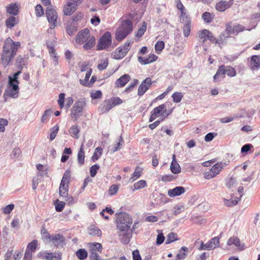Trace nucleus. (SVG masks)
<instances>
[{"instance_id": "nucleus-21", "label": "nucleus", "mask_w": 260, "mask_h": 260, "mask_svg": "<svg viewBox=\"0 0 260 260\" xmlns=\"http://www.w3.org/2000/svg\"><path fill=\"white\" fill-rule=\"evenodd\" d=\"M185 192V188L182 186H177L173 189L168 190V194L170 197L178 196Z\"/></svg>"}, {"instance_id": "nucleus-57", "label": "nucleus", "mask_w": 260, "mask_h": 260, "mask_svg": "<svg viewBox=\"0 0 260 260\" xmlns=\"http://www.w3.org/2000/svg\"><path fill=\"white\" fill-rule=\"evenodd\" d=\"M14 208V205L13 204H9L8 205L5 206L3 208V212L5 214H8L11 212V211Z\"/></svg>"}, {"instance_id": "nucleus-39", "label": "nucleus", "mask_w": 260, "mask_h": 260, "mask_svg": "<svg viewBox=\"0 0 260 260\" xmlns=\"http://www.w3.org/2000/svg\"><path fill=\"white\" fill-rule=\"evenodd\" d=\"M146 182L145 180H140L134 184L133 187L134 188L133 190H138L143 188L144 187L146 186Z\"/></svg>"}, {"instance_id": "nucleus-46", "label": "nucleus", "mask_w": 260, "mask_h": 260, "mask_svg": "<svg viewBox=\"0 0 260 260\" xmlns=\"http://www.w3.org/2000/svg\"><path fill=\"white\" fill-rule=\"evenodd\" d=\"M191 22L184 23V27L183 28V35L184 37H187L189 36L190 32Z\"/></svg>"}, {"instance_id": "nucleus-62", "label": "nucleus", "mask_w": 260, "mask_h": 260, "mask_svg": "<svg viewBox=\"0 0 260 260\" xmlns=\"http://www.w3.org/2000/svg\"><path fill=\"white\" fill-rule=\"evenodd\" d=\"M41 256L43 257V258L46 259L47 260H53V253H48L47 252H43Z\"/></svg>"}, {"instance_id": "nucleus-48", "label": "nucleus", "mask_w": 260, "mask_h": 260, "mask_svg": "<svg viewBox=\"0 0 260 260\" xmlns=\"http://www.w3.org/2000/svg\"><path fill=\"white\" fill-rule=\"evenodd\" d=\"M59 127L57 125H55L51 128V133L50 135V139L51 141H52L55 139Z\"/></svg>"}, {"instance_id": "nucleus-15", "label": "nucleus", "mask_w": 260, "mask_h": 260, "mask_svg": "<svg viewBox=\"0 0 260 260\" xmlns=\"http://www.w3.org/2000/svg\"><path fill=\"white\" fill-rule=\"evenodd\" d=\"M47 47L48 48V51L49 53L51 55L52 57V59L55 65H57L58 64V58L56 56V54L54 50V43L52 41L48 40L46 42Z\"/></svg>"}, {"instance_id": "nucleus-33", "label": "nucleus", "mask_w": 260, "mask_h": 260, "mask_svg": "<svg viewBox=\"0 0 260 260\" xmlns=\"http://www.w3.org/2000/svg\"><path fill=\"white\" fill-rule=\"evenodd\" d=\"M188 251V248L186 247H182L179 250V253L176 256V260H181L185 258L187 255L186 252Z\"/></svg>"}, {"instance_id": "nucleus-5", "label": "nucleus", "mask_w": 260, "mask_h": 260, "mask_svg": "<svg viewBox=\"0 0 260 260\" xmlns=\"http://www.w3.org/2000/svg\"><path fill=\"white\" fill-rule=\"evenodd\" d=\"M85 104V100L84 98L80 99L74 104L71 109V116L75 120L80 116Z\"/></svg>"}, {"instance_id": "nucleus-40", "label": "nucleus", "mask_w": 260, "mask_h": 260, "mask_svg": "<svg viewBox=\"0 0 260 260\" xmlns=\"http://www.w3.org/2000/svg\"><path fill=\"white\" fill-rule=\"evenodd\" d=\"M227 244L229 245H235L237 247H239L240 245V240L235 237L230 238L227 241Z\"/></svg>"}, {"instance_id": "nucleus-41", "label": "nucleus", "mask_w": 260, "mask_h": 260, "mask_svg": "<svg viewBox=\"0 0 260 260\" xmlns=\"http://www.w3.org/2000/svg\"><path fill=\"white\" fill-rule=\"evenodd\" d=\"M225 74L230 77H234L236 75V70L230 66H225Z\"/></svg>"}, {"instance_id": "nucleus-44", "label": "nucleus", "mask_w": 260, "mask_h": 260, "mask_svg": "<svg viewBox=\"0 0 260 260\" xmlns=\"http://www.w3.org/2000/svg\"><path fill=\"white\" fill-rule=\"evenodd\" d=\"M146 27H147V24L145 22H144L143 23L142 26L138 30L136 35V37H137L138 38L141 37L144 34L145 31H146Z\"/></svg>"}, {"instance_id": "nucleus-4", "label": "nucleus", "mask_w": 260, "mask_h": 260, "mask_svg": "<svg viewBox=\"0 0 260 260\" xmlns=\"http://www.w3.org/2000/svg\"><path fill=\"white\" fill-rule=\"evenodd\" d=\"M117 215V227L119 231H129L132 224V218L125 213H119Z\"/></svg>"}, {"instance_id": "nucleus-53", "label": "nucleus", "mask_w": 260, "mask_h": 260, "mask_svg": "<svg viewBox=\"0 0 260 260\" xmlns=\"http://www.w3.org/2000/svg\"><path fill=\"white\" fill-rule=\"evenodd\" d=\"M100 167L99 165L95 164L92 166L90 168V174L92 177H94L96 174L98 170L100 169Z\"/></svg>"}, {"instance_id": "nucleus-7", "label": "nucleus", "mask_w": 260, "mask_h": 260, "mask_svg": "<svg viewBox=\"0 0 260 260\" xmlns=\"http://www.w3.org/2000/svg\"><path fill=\"white\" fill-rule=\"evenodd\" d=\"M226 162H219L214 165L210 170L205 174V178L206 179H210L219 174L222 169L226 166Z\"/></svg>"}, {"instance_id": "nucleus-42", "label": "nucleus", "mask_w": 260, "mask_h": 260, "mask_svg": "<svg viewBox=\"0 0 260 260\" xmlns=\"http://www.w3.org/2000/svg\"><path fill=\"white\" fill-rule=\"evenodd\" d=\"M52 111L51 109H48L46 110L42 116L41 122L42 123H45L47 120L50 117V116L52 114Z\"/></svg>"}, {"instance_id": "nucleus-59", "label": "nucleus", "mask_w": 260, "mask_h": 260, "mask_svg": "<svg viewBox=\"0 0 260 260\" xmlns=\"http://www.w3.org/2000/svg\"><path fill=\"white\" fill-rule=\"evenodd\" d=\"M236 182L235 178L233 177H231L226 179V186L230 188Z\"/></svg>"}, {"instance_id": "nucleus-29", "label": "nucleus", "mask_w": 260, "mask_h": 260, "mask_svg": "<svg viewBox=\"0 0 260 260\" xmlns=\"http://www.w3.org/2000/svg\"><path fill=\"white\" fill-rule=\"evenodd\" d=\"M85 43L83 46L84 49L85 50H89L94 46L95 39L93 36H91L88 40Z\"/></svg>"}, {"instance_id": "nucleus-35", "label": "nucleus", "mask_w": 260, "mask_h": 260, "mask_svg": "<svg viewBox=\"0 0 260 260\" xmlns=\"http://www.w3.org/2000/svg\"><path fill=\"white\" fill-rule=\"evenodd\" d=\"M214 15L208 12H204L202 16V17L204 21L207 23L211 22L214 18Z\"/></svg>"}, {"instance_id": "nucleus-50", "label": "nucleus", "mask_w": 260, "mask_h": 260, "mask_svg": "<svg viewBox=\"0 0 260 260\" xmlns=\"http://www.w3.org/2000/svg\"><path fill=\"white\" fill-rule=\"evenodd\" d=\"M119 189V186L117 184H114L110 186L108 191L110 196L115 194Z\"/></svg>"}, {"instance_id": "nucleus-14", "label": "nucleus", "mask_w": 260, "mask_h": 260, "mask_svg": "<svg viewBox=\"0 0 260 260\" xmlns=\"http://www.w3.org/2000/svg\"><path fill=\"white\" fill-rule=\"evenodd\" d=\"M90 31L88 29L81 30L77 36L76 42L78 44H82L86 42L90 37Z\"/></svg>"}, {"instance_id": "nucleus-28", "label": "nucleus", "mask_w": 260, "mask_h": 260, "mask_svg": "<svg viewBox=\"0 0 260 260\" xmlns=\"http://www.w3.org/2000/svg\"><path fill=\"white\" fill-rule=\"evenodd\" d=\"M250 64L252 69H254V68H259L260 67V56L258 55L252 56L251 59Z\"/></svg>"}, {"instance_id": "nucleus-61", "label": "nucleus", "mask_w": 260, "mask_h": 260, "mask_svg": "<svg viewBox=\"0 0 260 260\" xmlns=\"http://www.w3.org/2000/svg\"><path fill=\"white\" fill-rule=\"evenodd\" d=\"M70 179L63 177L60 184V188H65L66 186L68 187V184L69 183Z\"/></svg>"}, {"instance_id": "nucleus-20", "label": "nucleus", "mask_w": 260, "mask_h": 260, "mask_svg": "<svg viewBox=\"0 0 260 260\" xmlns=\"http://www.w3.org/2000/svg\"><path fill=\"white\" fill-rule=\"evenodd\" d=\"M225 75V66L224 65H221L219 67L216 73L213 77L214 82H219L221 79L224 78Z\"/></svg>"}, {"instance_id": "nucleus-43", "label": "nucleus", "mask_w": 260, "mask_h": 260, "mask_svg": "<svg viewBox=\"0 0 260 260\" xmlns=\"http://www.w3.org/2000/svg\"><path fill=\"white\" fill-rule=\"evenodd\" d=\"M177 240L178 239L177 234L174 233H170L168 234V235H167L166 244H169Z\"/></svg>"}, {"instance_id": "nucleus-60", "label": "nucleus", "mask_w": 260, "mask_h": 260, "mask_svg": "<svg viewBox=\"0 0 260 260\" xmlns=\"http://www.w3.org/2000/svg\"><path fill=\"white\" fill-rule=\"evenodd\" d=\"M102 92L100 90H96L91 93V98L92 99H98L102 97Z\"/></svg>"}, {"instance_id": "nucleus-38", "label": "nucleus", "mask_w": 260, "mask_h": 260, "mask_svg": "<svg viewBox=\"0 0 260 260\" xmlns=\"http://www.w3.org/2000/svg\"><path fill=\"white\" fill-rule=\"evenodd\" d=\"M25 60L24 58L21 56H19L17 57L16 64L19 69V71H21L25 65Z\"/></svg>"}, {"instance_id": "nucleus-19", "label": "nucleus", "mask_w": 260, "mask_h": 260, "mask_svg": "<svg viewBox=\"0 0 260 260\" xmlns=\"http://www.w3.org/2000/svg\"><path fill=\"white\" fill-rule=\"evenodd\" d=\"M157 56L154 54H151L149 55L147 58H144L142 56H139L138 57V60L141 64H147L154 62L157 59Z\"/></svg>"}, {"instance_id": "nucleus-25", "label": "nucleus", "mask_w": 260, "mask_h": 260, "mask_svg": "<svg viewBox=\"0 0 260 260\" xmlns=\"http://www.w3.org/2000/svg\"><path fill=\"white\" fill-rule=\"evenodd\" d=\"M7 12L12 15H17L18 13V7L16 4H11L7 7Z\"/></svg>"}, {"instance_id": "nucleus-8", "label": "nucleus", "mask_w": 260, "mask_h": 260, "mask_svg": "<svg viewBox=\"0 0 260 260\" xmlns=\"http://www.w3.org/2000/svg\"><path fill=\"white\" fill-rule=\"evenodd\" d=\"M122 103V100L118 97L112 98L105 101L101 108L102 113L107 112L116 105Z\"/></svg>"}, {"instance_id": "nucleus-49", "label": "nucleus", "mask_w": 260, "mask_h": 260, "mask_svg": "<svg viewBox=\"0 0 260 260\" xmlns=\"http://www.w3.org/2000/svg\"><path fill=\"white\" fill-rule=\"evenodd\" d=\"M91 71H92L91 69H89V71L86 74L84 80H81V79L80 80V83L82 85H83L84 86H87V84L88 83L87 81L89 80V79L90 78V76L91 74Z\"/></svg>"}, {"instance_id": "nucleus-31", "label": "nucleus", "mask_w": 260, "mask_h": 260, "mask_svg": "<svg viewBox=\"0 0 260 260\" xmlns=\"http://www.w3.org/2000/svg\"><path fill=\"white\" fill-rule=\"evenodd\" d=\"M88 233L90 235H92L94 236H100L102 234L101 231L98 228L95 226L94 225H90L88 228Z\"/></svg>"}, {"instance_id": "nucleus-13", "label": "nucleus", "mask_w": 260, "mask_h": 260, "mask_svg": "<svg viewBox=\"0 0 260 260\" xmlns=\"http://www.w3.org/2000/svg\"><path fill=\"white\" fill-rule=\"evenodd\" d=\"M74 3L69 2L64 7L63 13L65 15L70 16L76 10V6L81 3L82 0H72Z\"/></svg>"}, {"instance_id": "nucleus-54", "label": "nucleus", "mask_w": 260, "mask_h": 260, "mask_svg": "<svg viewBox=\"0 0 260 260\" xmlns=\"http://www.w3.org/2000/svg\"><path fill=\"white\" fill-rule=\"evenodd\" d=\"M165 43L163 41H158L155 45V49L157 53L164 48Z\"/></svg>"}, {"instance_id": "nucleus-63", "label": "nucleus", "mask_w": 260, "mask_h": 260, "mask_svg": "<svg viewBox=\"0 0 260 260\" xmlns=\"http://www.w3.org/2000/svg\"><path fill=\"white\" fill-rule=\"evenodd\" d=\"M90 258L91 260H100V256L96 251L91 250Z\"/></svg>"}, {"instance_id": "nucleus-58", "label": "nucleus", "mask_w": 260, "mask_h": 260, "mask_svg": "<svg viewBox=\"0 0 260 260\" xmlns=\"http://www.w3.org/2000/svg\"><path fill=\"white\" fill-rule=\"evenodd\" d=\"M65 94L61 93L59 95V99L58 101V104L60 108H62L64 106Z\"/></svg>"}, {"instance_id": "nucleus-47", "label": "nucleus", "mask_w": 260, "mask_h": 260, "mask_svg": "<svg viewBox=\"0 0 260 260\" xmlns=\"http://www.w3.org/2000/svg\"><path fill=\"white\" fill-rule=\"evenodd\" d=\"M181 13L180 21L181 22L184 23L191 22L190 18L187 16L185 11H182Z\"/></svg>"}, {"instance_id": "nucleus-12", "label": "nucleus", "mask_w": 260, "mask_h": 260, "mask_svg": "<svg viewBox=\"0 0 260 260\" xmlns=\"http://www.w3.org/2000/svg\"><path fill=\"white\" fill-rule=\"evenodd\" d=\"M152 85L151 80L148 77L144 79L139 85L138 89V95L142 96L149 89Z\"/></svg>"}, {"instance_id": "nucleus-34", "label": "nucleus", "mask_w": 260, "mask_h": 260, "mask_svg": "<svg viewBox=\"0 0 260 260\" xmlns=\"http://www.w3.org/2000/svg\"><path fill=\"white\" fill-rule=\"evenodd\" d=\"M38 246V242L37 240H34L31 242L29 243L26 250H28L30 252L35 251Z\"/></svg>"}, {"instance_id": "nucleus-10", "label": "nucleus", "mask_w": 260, "mask_h": 260, "mask_svg": "<svg viewBox=\"0 0 260 260\" xmlns=\"http://www.w3.org/2000/svg\"><path fill=\"white\" fill-rule=\"evenodd\" d=\"M111 35L109 32H105L100 38L97 45L98 50L105 49L111 44Z\"/></svg>"}, {"instance_id": "nucleus-45", "label": "nucleus", "mask_w": 260, "mask_h": 260, "mask_svg": "<svg viewBox=\"0 0 260 260\" xmlns=\"http://www.w3.org/2000/svg\"><path fill=\"white\" fill-rule=\"evenodd\" d=\"M173 98V102L176 103H179L182 98L183 94L181 92H175L172 96Z\"/></svg>"}, {"instance_id": "nucleus-6", "label": "nucleus", "mask_w": 260, "mask_h": 260, "mask_svg": "<svg viewBox=\"0 0 260 260\" xmlns=\"http://www.w3.org/2000/svg\"><path fill=\"white\" fill-rule=\"evenodd\" d=\"M46 15L48 22L51 24L50 28L47 30V32L51 33V31L57 25V12L52 8L48 7L46 10Z\"/></svg>"}, {"instance_id": "nucleus-37", "label": "nucleus", "mask_w": 260, "mask_h": 260, "mask_svg": "<svg viewBox=\"0 0 260 260\" xmlns=\"http://www.w3.org/2000/svg\"><path fill=\"white\" fill-rule=\"evenodd\" d=\"M36 167L39 171V175L44 176L48 174V169L46 167L44 166L41 164H38Z\"/></svg>"}, {"instance_id": "nucleus-16", "label": "nucleus", "mask_w": 260, "mask_h": 260, "mask_svg": "<svg viewBox=\"0 0 260 260\" xmlns=\"http://www.w3.org/2000/svg\"><path fill=\"white\" fill-rule=\"evenodd\" d=\"M233 4L230 1H221L216 5V9L219 12H223L230 8Z\"/></svg>"}, {"instance_id": "nucleus-36", "label": "nucleus", "mask_w": 260, "mask_h": 260, "mask_svg": "<svg viewBox=\"0 0 260 260\" xmlns=\"http://www.w3.org/2000/svg\"><path fill=\"white\" fill-rule=\"evenodd\" d=\"M76 256L80 259H85L87 257V252L84 249H80L78 250L76 252Z\"/></svg>"}, {"instance_id": "nucleus-26", "label": "nucleus", "mask_w": 260, "mask_h": 260, "mask_svg": "<svg viewBox=\"0 0 260 260\" xmlns=\"http://www.w3.org/2000/svg\"><path fill=\"white\" fill-rule=\"evenodd\" d=\"M18 23V20L13 16L8 18L6 20V25L9 28L13 27Z\"/></svg>"}, {"instance_id": "nucleus-22", "label": "nucleus", "mask_w": 260, "mask_h": 260, "mask_svg": "<svg viewBox=\"0 0 260 260\" xmlns=\"http://www.w3.org/2000/svg\"><path fill=\"white\" fill-rule=\"evenodd\" d=\"M171 172L175 174H177L181 172V168L175 158V155L173 156V160L170 165Z\"/></svg>"}, {"instance_id": "nucleus-9", "label": "nucleus", "mask_w": 260, "mask_h": 260, "mask_svg": "<svg viewBox=\"0 0 260 260\" xmlns=\"http://www.w3.org/2000/svg\"><path fill=\"white\" fill-rule=\"evenodd\" d=\"M166 107L165 104H161L155 108L151 112V115L149 118V121L152 122L159 115L162 117H167L170 113L166 114Z\"/></svg>"}, {"instance_id": "nucleus-23", "label": "nucleus", "mask_w": 260, "mask_h": 260, "mask_svg": "<svg viewBox=\"0 0 260 260\" xmlns=\"http://www.w3.org/2000/svg\"><path fill=\"white\" fill-rule=\"evenodd\" d=\"M130 80V76L125 74L121 76L116 81V85L117 87H123Z\"/></svg>"}, {"instance_id": "nucleus-55", "label": "nucleus", "mask_w": 260, "mask_h": 260, "mask_svg": "<svg viewBox=\"0 0 260 260\" xmlns=\"http://www.w3.org/2000/svg\"><path fill=\"white\" fill-rule=\"evenodd\" d=\"M35 11L36 16L38 17H40L42 16L44 14V11L42 8V7L41 5H37L35 7Z\"/></svg>"}, {"instance_id": "nucleus-17", "label": "nucleus", "mask_w": 260, "mask_h": 260, "mask_svg": "<svg viewBox=\"0 0 260 260\" xmlns=\"http://www.w3.org/2000/svg\"><path fill=\"white\" fill-rule=\"evenodd\" d=\"M118 235L122 243L126 244L130 241L131 233L129 231H119Z\"/></svg>"}, {"instance_id": "nucleus-3", "label": "nucleus", "mask_w": 260, "mask_h": 260, "mask_svg": "<svg viewBox=\"0 0 260 260\" xmlns=\"http://www.w3.org/2000/svg\"><path fill=\"white\" fill-rule=\"evenodd\" d=\"M133 30V23L129 20L122 22L116 31V39L118 41L123 40Z\"/></svg>"}, {"instance_id": "nucleus-27", "label": "nucleus", "mask_w": 260, "mask_h": 260, "mask_svg": "<svg viewBox=\"0 0 260 260\" xmlns=\"http://www.w3.org/2000/svg\"><path fill=\"white\" fill-rule=\"evenodd\" d=\"M113 58L116 59H120L126 55L125 53H124L121 47H118L112 53V54Z\"/></svg>"}, {"instance_id": "nucleus-24", "label": "nucleus", "mask_w": 260, "mask_h": 260, "mask_svg": "<svg viewBox=\"0 0 260 260\" xmlns=\"http://www.w3.org/2000/svg\"><path fill=\"white\" fill-rule=\"evenodd\" d=\"M85 152L83 150V144L81 145L79 151L77 154V160L78 164L81 166L84 164Z\"/></svg>"}, {"instance_id": "nucleus-32", "label": "nucleus", "mask_w": 260, "mask_h": 260, "mask_svg": "<svg viewBox=\"0 0 260 260\" xmlns=\"http://www.w3.org/2000/svg\"><path fill=\"white\" fill-rule=\"evenodd\" d=\"M211 32L208 29H203L199 31V37L201 40H202L203 42L207 41Z\"/></svg>"}, {"instance_id": "nucleus-64", "label": "nucleus", "mask_w": 260, "mask_h": 260, "mask_svg": "<svg viewBox=\"0 0 260 260\" xmlns=\"http://www.w3.org/2000/svg\"><path fill=\"white\" fill-rule=\"evenodd\" d=\"M217 135V134H214L213 133H208L205 137V141L206 142H209L213 140L215 136Z\"/></svg>"}, {"instance_id": "nucleus-18", "label": "nucleus", "mask_w": 260, "mask_h": 260, "mask_svg": "<svg viewBox=\"0 0 260 260\" xmlns=\"http://www.w3.org/2000/svg\"><path fill=\"white\" fill-rule=\"evenodd\" d=\"M50 240L55 246L58 247L62 246V242L64 241V239L63 236L60 234H54L51 235Z\"/></svg>"}, {"instance_id": "nucleus-52", "label": "nucleus", "mask_w": 260, "mask_h": 260, "mask_svg": "<svg viewBox=\"0 0 260 260\" xmlns=\"http://www.w3.org/2000/svg\"><path fill=\"white\" fill-rule=\"evenodd\" d=\"M158 235L156 238V244L157 245L161 244L164 240L165 237L160 230H157Z\"/></svg>"}, {"instance_id": "nucleus-30", "label": "nucleus", "mask_w": 260, "mask_h": 260, "mask_svg": "<svg viewBox=\"0 0 260 260\" xmlns=\"http://www.w3.org/2000/svg\"><path fill=\"white\" fill-rule=\"evenodd\" d=\"M79 132L80 128L77 125H73L69 131V133L70 136L76 139L79 138Z\"/></svg>"}, {"instance_id": "nucleus-1", "label": "nucleus", "mask_w": 260, "mask_h": 260, "mask_svg": "<svg viewBox=\"0 0 260 260\" xmlns=\"http://www.w3.org/2000/svg\"><path fill=\"white\" fill-rule=\"evenodd\" d=\"M21 44L19 42H14L10 37L6 39L1 55L2 63L5 68L12 62Z\"/></svg>"}, {"instance_id": "nucleus-11", "label": "nucleus", "mask_w": 260, "mask_h": 260, "mask_svg": "<svg viewBox=\"0 0 260 260\" xmlns=\"http://www.w3.org/2000/svg\"><path fill=\"white\" fill-rule=\"evenodd\" d=\"M219 239L218 237H216L212 238L207 243L204 244L203 242H201V245L198 248V250H209L213 249L219 246Z\"/></svg>"}, {"instance_id": "nucleus-51", "label": "nucleus", "mask_w": 260, "mask_h": 260, "mask_svg": "<svg viewBox=\"0 0 260 260\" xmlns=\"http://www.w3.org/2000/svg\"><path fill=\"white\" fill-rule=\"evenodd\" d=\"M108 65V60L107 58H105L101 61V62L98 64V68L100 71H103L106 69Z\"/></svg>"}, {"instance_id": "nucleus-2", "label": "nucleus", "mask_w": 260, "mask_h": 260, "mask_svg": "<svg viewBox=\"0 0 260 260\" xmlns=\"http://www.w3.org/2000/svg\"><path fill=\"white\" fill-rule=\"evenodd\" d=\"M21 73V71H18L14 74L12 76H9L8 85L9 87L6 90L5 95L6 94V95L14 99L18 97L19 91L18 76Z\"/></svg>"}, {"instance_id": "nucleus-56", "label": "nucleus", "mask_w": 260, "mask_h": 260, "mask_svg": "<svg viewBox=\"0 0 260 260\" xmlns=\"http://www.w3.org/2000/svg\"><path fill=\"white\" fill-rule=\"evenodd\" d=\"M8 122L7 119L0 118V132L5 131V126L7 125Z\"/></svg>"}]
</instances>
